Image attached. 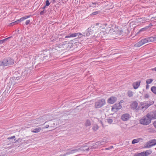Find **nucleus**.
I'll use <instances>...</instances> for the list:
<instances>
[{
	"label": "nucleus",
	"mask_w": 156,
	"mask_h": 156,
	"mask_svg": "<svg viewBox=\"0 0 156 156\" xmlns=\"http://www.w3.org/2000/svg\"><path fill=\"white\" fill-rule=\"evenodd\" d=\"M14 62V61L13 59L10 58H8L0 61V66H9L13 64Z\"/></svg>",
	"instance_id": "f257e3e1"
},
{
	"label": "nucleus",
	"mask_w": 156,
	"mask_h": 156,
	"mask_svg": "<svg viewBox=\"0 0 156 156\" xmlns=\"http://www.w3.org/2000/svg\"><path fill=\"white\" fill-rule=\"evenodd\" d=\"M150 119L147 115L146 116H144L140 120V122L141 124L144 125H148L151 123Z\"/></svg>",
	"instance_id": "f03ea898"
},
{
	"label": "nucleus",
	"mask_w": 156,
	"mask_h": 156,
	"mask_svg": "<svg viewBox=\"0 0 156 156\" xmlns=\"http://www.w3.org/2000/svg\"><path fill=\"white\" fill-rule=\"evenodd\" d=\"M105 100L103 99H101L95 102L94 107L96 108H101L105 105Z\"/></svg>",
	"instance_id": "7ed1b4c3"
},
{
	"label": "nucleus",
	"mask_w": 156,
	"mask_h": 156,
	"mask_svg": "<svg viewBox=\"0 0 156 156\" xmlns=\"http://www.w3.org/2000/svg\"><path fill=\"white\" fill-rule=\"evenodd\" d=\"M153 104L154 102L149 101L145 102H142L141 104V105L142 106L141 108L142 109H146Z\"/></svg>",
	"instance_id": "20e7f679"
},
{
	"label": "nucleus",
	"mask_w": 156,
	"mask_h": 156,
	"mask_svg": "<svg viewBox=\"0 0 156 156\" xmlns=\"http://www.w3.org/2000/svg\"><path fill=\"white\" fill-rule=\"evenodd\" d=\"M87 146H84L83 147H81L80 148H78V149H75L74 150H71V151H69L68 152H67L66 153V154H64L63 155H60L59 156H65L66 155H68L70 154H72L74 153H75L76 152L78 151H79L80 150L82 151V150H84V149L83 148L84 147H87Z\"/></svg>",
	"instance_id": "39448f33"
},
{
	"label": "nucleus",
	"mask_w": 156,
	"mask_h": 156,
	"mask_svg": "<svg viewBox=\"0 0 156 156\" xmlns=\"http://www.w3.org/2000/svg\"><path fill=\"white\" fill-rule=\"evenodd\" d=\"M83 36L82 34L80 33H75L73 34L70 33L69 34L67 35L65 37V38H69L71 37H76L78 36V38H80L82 36Z\"/></svg>",
	"instance_id": "423d86ee"
},
{
	"label": "nucleus",
	"mask_w": 156,
	"mask_h": 156,
	"mask_svg": "<svg viewBox=\"0 0 156 156\" xmlns=\"http://www.w3.org/2000/svg\"><path fill=\"white\" fill-rule=\"evenodd\" d=\"M156 144V140L152 139L149 141L147 143L146 147L149 148Z\"/></svg>",
	"instance_id": "0eeeda50"
},
{
	"label": "nucleus",
	"mask_w": 156,
	"mask_h": 156,
	"mask_svg": "<svg viewBox=\"0 0 156 156\" xmlns=\"http://www.w3.org/2000/svg\"><path fill=\"white\" fill-rule=\"evenodd\" d=\"M121 108L122 106L120 103L115 104L112 106V110L114 112H116L121 109Z\"/></svg>",
	"instance_id": "6e6552de"
},
{
	"label": "nucleus",
	"mask_w": 156,
	"mask_h": 156,
	"mask_svg": "<svg viewBox=\"0 0 156 156\" xmlns=\"http://www.w3.org/2000/svg\"><path fill=\"white\" fill-rule=\"evenodd\" d=\"M147 115L150 120L152 119H156V111L148 113Z\"/></svg>",
	"instance_id": "1a4fd4ad"
},
{
	"label": "nucleus",
	"mask_w": 156,
	"mask_h": 156,
	"mask_svg": "<svg viewBox=\"0 0 156 156\" xmlns=\"http://www.w3.org/2000/svg\"><path fill=\"white\" fill-rule=\"evenodd\" d=\"M130 118V115L127 113L123 114L121 117L122 120L123 121H127Z\"/></svg>",
	"instance_id": "9d476101"
},
{
	"label": "nucleus",
	"mask_w": 156,
	"mask_h": 156,
	"mask_svg": "<svg viewBox=\"0 0 156 156\" xmlns=\"http://www.w3.org/2000/svg\"><path fill=\"white\" fill-rule=\"evenodd\" d=\"M117 100V98L115 97H111L109 98L108 101L107 102L108 103L110 104H113Z\"/></svg>",
	"instance_id": "9b49d317"
},
{
	"label": "nucleus",
	"mask_w": 156,
	"mask_h": 156,
	"mask_svg": "<svg viewBox=\"0 0 156 156\" xmlns=\"http://www.w3.org/2000/svg\"><path fill=\"white\" fill-rule=\"evenodd\" d=\"M93 33V30L91 28H88L87 31L85 32L83 34H85L86 36H88L92 34Z\"/></svg>",
	"instance_id": "f8f14e48"
},
{
	"label": "nucleus",
	"mask_w": 156,
	"mask_h": 156,
	"mask_svg": "<svg viewBox=\"0 0 156 156\" xmlns=\"http://www.w3.org/2000/svg\"><path fill=\"white\" fill-rule=\"evenodd\" d=\"M27 60L28 61L27 63H29V62H32L33 63L34 62V60H35V58L34 56L32 55H30L28 57H27Z\"/></svg>",
	"instance_id": "ddd939ff"
},
{
	"label": "nucleus",
	"mask_w": 156,
	"mask_h": 156,
	"mask_svg": "<svg viewBox=\"0 0 156 156\" xmlns=\"http://www.w3.org/2000/svg\"><path fill=\"white\" fill-rule=\"evenodd\" d=\"M68 42L67 41L63 42L62 44L59 45V48L63 50L67 49V45Z\"/></svg>",
	"instance_id": "4468645a"
},
{
	"label": "nucleus",
	"mask_w": 156,
	"mask_h": 156,
	"mask_svg": "<svg viewBox=\"0 0 156 156\" xmlns=\"http://www.w3.org/2000/svg\"><path fill=\"white\" fill-rule=\"evenodd\" d=\"M19 79V77H12L11 79V83L14 85H15V84H16L17 83L19 82H17V81H18Z\"/></svg>",
	"instance_id": "2eb2a0df"
},
{
	"label": "nucleus",
	"mask_w": 156,
	"mask_h": 156,
	"mask_svg": "<svg viewBox=\"0 0 156 156\" xmlns=\"http://www.w3.org/2000/svg\"><path fill=\"white\" fill-rule=\"evenodd\" d=\"M137 106L138 103L136 101L133 102L131 105V108L133 109H136L137 108Z\"/></svg>",
	"instance_id": "dca6fc26"
},
{
	"label": "nucleus",
	"mask_w": 156,
	"mask_h": 156,
	"mask_svg": "<svg viewBox=\"0 0 156 156\" xmlns=\"http://www.w3.org/2000/svg\"><path fill=\"white\" fill-rule=\"evenodd\" d=\"M140 81L136 82L134 83H133V88L135 89H137L140 86Z\"/></svg>",
	"instance_id": "f3484780"
},
{
	"label": "nucleus",
	"mask_w": 156,
	"mask_h": 156,
	"mask_svg": "<svg viewBox=\"0 0 156 156\" xmlns=\"http://www.w3.org/2000/svg\"><path fill=\"white\" fill-rule=\"evenodd\" d=\"M149 42L156 41V36L151 37H148Z\"/></svg>",
	"instance_id": "a211bd4d"
},
{
	"label": "nucleus",
	"mask_w": 156,
	"mask_h": 156,
	"mask_svg": "<svg viewBox=\"0 0 156 156\" xmlns=\"http://www.w3.org/2000/svg\"><path fill=\"white\" fill-rule=\"evenodd\" d=\"M30 16H25L21 18L20 19L17 20L18 22H21L24 20L29 18Z\"/></svg>",
	"instance_id": "6ab92c4d"
},
{
	"label": "nucleus",
	"mask_w": 156,
	"mask_h": 156,
	"mask_svg": "<svg viewBox=\"0 0 156 156\" xmlns=\"http://www.w3.org/2000/svg\"><path fill=\"white\" fill-rule=\"evenodd\" d=\"M97 147L98 146L97 145H96V144H95V145H93L92 146L89 147H88L87 148H86L85 149H84V150H83V151H89V149H90L92 148L96 149V148H97Z\"/></svg>",
	"instance_id": "aec40b11"
},
{
	"label": "nucleus",
	"mask_w": 156,
	"mask_h": 156,
	"mask_svg": "<svg viewBox=\"0 0 156 156\" xmlns=\"http://www.w3.org/2000/svg\"><path fill=\"white\" fill-rule=\"evenodd\" d=\"M41 128L38 127L36 128L33 130H32L31 132L34 133H38L41 130Z\"/></svg>",
	"instance_id": "412c9836"
},
{
	"label": "nucleus",
	"mask_w": 156,
	"mask_h": 156,
	"mask_svg": "<svg viewBox=\"0 0 156 156\" xmlns=\"http://www.w3.org/2000/svg\"><path fill=\"white\" fill-rule=\"evenodd\" d=\"M117 30V28L115 27H114V28H112L110 29L108 33H109L110 34H114V33L115 32V31Z\"/></svg>",
	"instance_id": "4be33fe9"
},
{
	"label": "nucleus",
	"mask_w": 156,
	"mask_h": 156,
	"mask_svg": "<svg viewBox=\"0 0 156 156\" xmlns=\"http://www.w3.org/2000/svg\"><path fill=\"white\" fill-rule=\"evenodd\" d=\"M143 43L141 41H140L136 43L134 45V46L136 47H139L143 45Z\"/></svg>",
	"instance_id": "5701e85b"
},
{
	"label": "nucleus",
	"mask_w": 156,
	"mask_h": 156,
	"mask_svg": "<svg viewBox=\"0 0 156 156\" xmlns=\"http://www.w3.org/2000/svg\"><path fill=\"white\" fill-rule=\"evenodd\" d=\"M152 152V151L151 150H147L144 152V155L145 156H147L151 154Z\"/></svg>",
	"instance_id": "b1692460"
},
{
	"label": "nucleus",
	"mask_w": 156,
	"mask_h": 156,
	"mask_svg": "<svg viewBox=\"0 0 156 156\" xmlns=\"http://www.w3.org/2000/svg\"><path fill=\"white\" fill-rule=\"evenodd\" d=\"M141 41L143 44L147 43L149 42L148 37L142 39Z\"/></svg>",
	"instance_id": "393cba45"
},
{
	"label": "nucleus",
	"mask_w": 156,
	"mask_h": 156,
	"mask_svg": "<svg viewBox=\"0 0 156 156\" xmlns=\"http://www.w3.org/2000/svg\"><path fill=\"white\" fill-rule=\"evenodd\" d=\"M153 81V79H149L146 80V83L147 84H151Z\"/></svg>",
	"instance_id": "a878e982"
},
{
	"label": "nucleus",
	"mask_w": 156,
	"mask_h": 156,
	"mask_svg": "<svg viewBox=\"0 0 156 156\" xmlns=\"http://www.w3.org/2000/svg\"><path fill=\"white\" fill-rule=\"evenodd\" d=\"M91 125V122L90 120L87 119L85 123V125L86 126H89Z\"/></svg>",
	"instance_id": "bb28decb"
},
{
	"label": "nucleus",
	"mask_w": 156,
	"mask_h": 156,
	"mask_svg": "<svg viewBox=\"0 0 156 156\" xmlns=\"http://www.w3.org/2000/svg\"><path fill=\"white\" fill-rule=\"evenodd\" d=\"M96 145H97V146H100L101 145H104V144L103 143V142L101 141H98V142H96L95 143Z\"/></svg>",
	"instance_id": "cd10ccee"
},
{
	"label": "nucleus",
	"mask_w": 156,
	"mask_h": 156,
	"mask_svg": "<svg viewBox=\"0 0 156 156\" xmlns=\"http://www.w3.org/2000/svg\"><path fill=\"white\" fill-rule=\"evenodd\" d=\"M151 91L154 94H156V87L153 86L151 87Z\"/></svg>",
	"instance_id": "c85d7f7f"
},
{
	"label": "nucleus",
	"mask_w": 156,
	"mask_h": 156,
	"mask_svg": "<svg viewBox=\"0 0 156 156\" xmlns=\"http://www.w3.org/2000/svg\"><path fill=\"white\" fill-rule=\"evenodd\" d=\"M73 47V44L71 43H69V42H68L67 44V49H69Z\"/></svg>",
	"instance_id": "c756f323"
},
{
	"label": "nucleus",
	"mask_w": 156,
	"mask_h": 156,
	"mask_svg": "<svg viewBox=\"0 0 156 156\" xmlns=\"http://www.w3.org/2000/svg\"><path fill=\"white\" fill-rule=\"evenodd\" d=\"M140 141L139 139H134L132 141V143L133 144H134L136 143H138Z\"/></svg>",
	"instance_id": "7c9ffc66"
},
{
	"label": "nucleus",
	"mask_w": 156,
	"mask_h": 156,
	"mask_svg": "<svg viewBox=\"0 0 156 156\" xmlns=\"http://www.w3.org/2000/svg\"><path fill=\"white\" fill-rule=\"evenodd\" d=\"M127 94L128 96L130 97H132L133 95V92L130 90L128 92Z\"/></svg>",
	"instance_id": "2f4dec72"
},
{
	"label": "nucleus",
	"mask_w": 156,
	"mask_h": 156,
	"mask_svg": "<svg viewBox=\"0 0 156 156\" xmlns=\"http://www.w3.org/2000/svg\"><path fill=\"white\" fill-rule=\"evenodd\" d=\"M11 37H8L7 38L4 39L3 40H1L0 41V44H3L4 42L6 41L8 39L10 38Z\"/></svg>",
	"instance_id": "473e14b6"
},
{
	"label": "nucleus",
	"mask_w": 156,
	"mask_h": 156,
	"mask_svg": "<svg viewBox=\"0 0 156 156\" xmlns=\"http://www.w3.org/2000/svg\"><path fill=\"white\" fill-rule=\"evenodd\" d=\"M98 129V126L97 125H95L92 127V129L94 131H96Z\"/></svg>",
	"instance_id": "72a5a7b5"
},
{
	"label": "nucleus",
	"mask_w": 156,
	"mask_h": 156,
	"mask_svg": "<svg viewBox=\"0 0 156 156\" xmlns=\"http://www.w3.org/2000/svg\"><path fill=\"white\" fill-rule=\"evenodd\" d=\"M136 156H145L144 155V152H142L141 153L136 154Z\"/></svg>",
	"instance_id": "f704fd0d"
},
{
	"label": "nucleus",
	"mask_w": 156,
	"mask_h": 156,
	"mask_svg": "<svg viewBox=\"0 0 156 156\" xmlns=\"http://www.w3.org/2000/svg\"><path fill=\"white\" fill-rule=\"evenodd\" d=\"M103 143L104 144L108 142V139L107 138L104 137L103 138L102 141Z\"/></svg>",
	"instance_id": "c9c22d12"
},
{
	"label": "nucleus",
	"mask_w": 156,
	"mask_h": 156,
	"mask_svg": "<svg viewBox=\"0 0 156 156\" xmlns=\"http://www.w3.org/2000/svg\"><path fill=\"white\" fill-rule=\"evenodd\" d=\"M100 12V11H98L94 12L92 13L90 15H91V16H94V15H97V14H98V13H99Z\"/></svg>",
	"instance_id": "e433bc0d"
},
{
	"label": "nucleus",
	"mask_w": 156,
	"mask_h": 156,
	"mask_svg": "<svg viewBox=\"0 0 156 156\" xmlns=\"http://www.w3.org/2000/svg\"><path fill=\"white\" fill-rule=\"evenodd\" d=\"M18 21H15V22H14L11 23H10L9 24V25L10 26H13V25L16 24L17 23H18Z\"/></svg>",
	"instance_id": "4c0bfd02"
},
{
	"label": "nucleus",
	"mask_w": 156,
	"mask_h": 156,
	"mask_svg": "<svg viewBox=\"0 0 156 156\" xmlns=\"http://www.w3.org/2000/svg\"><path fill=\"white\" fill-rule=\"evenodd\" d=\"M107 121L108 123L111 124L113 122V120L112 119H108Z\"/></svg>",
	"instance_id": "58836bf2"
},
{
	"label": "nucleus",
	"mask_w": 156,
	"mask_h": 156,
	"mask_svg": "<svg viewBox=\"0 0 156 156\" xmlns=\"http://www.w3.org/2000/svg\"><path fill=\"white\" fill-rule=\"evenodd\" d=\"M50 5V3L48 0L46 1L45 5L47 6H48Z\"/></svg>",
	"instance_id": "ea45409f"
},
{
	"label": "nucleus",
	"mask_w": 156,
	"mask_h": 156,
	"mask_svg": "<svg viewBox=\"0 0 156 156\" xmlns=\"http://www.w3.org/2000/svg\"><path fill=\"white\" fill-rule=\"evenodd\" d=\"M46 12V11L44 10H43L40 12V14L41 15H43L44 13Z\"/></svg>",
	"instance_id": "a19ab883"
},
{
	"label": "nucleus",
	"mask_w": 156,
	"mask_h": 156,
	"mask_svg": "<svg viewBox=\"0 0 156 156\" xmlns=\"http://www.w3.org/2000/svg\"><path fill=\"white\" fill-rule=\"evenodd\" d=\"M30 20H27L26 21L25 23V24L26 25H28L30 23Z\"/></svg>",
	"instance_id": "79ce46f5"
},
{
	"label": "nucleus",
	"mask_w": 156,
	"mask_h": 156,
	"mask_svg": "<svg viewBox=\"0 0 156 156\" xmlns=\"http://www.w3.org/2000/svg\"><path fill=\"white\" fill-rule=\"evenodd\" d=\"M149 97V95L148 94H145L144 97L145 98H148Z\"/></svg>",
	"instance_id": "37998d69"
},
{
	"label": "nucleus",
	"mask_w": 156,
	"mask_h": 156,
	"mask_svg": "<svg viewBox=\"0 0 156 156\" xmlns=\"http://www.w3.org/2000/svg\"><path fill=\"white\" fill-rule=\"evenodd\" d=\"M15 137V136H11V137H9L8 138V140L11 139H13Z\"/></svg>",
	"instance_id": "c03bdc74"
},
{
	"label": "nucleus",
	"mask_w": 156,
	"mask_h": 156,
	"mask_svg": "<svg viewBox=\"0 0 156 156\" xmlns=\"http://www.w3.org/2000/svg\"><path fill=\"white\" fill-rule=\"evenodd\" d=\"M153 125L154 127L156 128V121H155Z\"/></svg>",
	"instance_id": "a18cd8bd"
},
{
	"label": "nucleus",
	"mask_w": 156,
	"mask_h": 156,
	"mask_svg": "<svg viewBox=\"0 0 156 156\" xmlns=\"http://www.w3.org/2000/svg\"><path fill=\"white\" fill-rule=\"evenodd\" d=\"M149 87V85H148V84H147L146 86V89H148Z\"/></svg>",
	"instance_id": "49530a36"
},
{
	"label": "nucleus",
	"mask_w": 156,
	"mask_h": 156,
	"mask_svg": "<svg viewBox=\"0 0 156 156\" xmlns=\"http://www.w3.org/2000/svg\"><path fill=\"white\" fill-rule=\"evenodd\" d=\"M145 30V29L144 28H142V29H141L140 31H139V32H141V31H143L144 30Z\"/></svg>",
	"instance_id": "de8ad7c7"
},
{
	"label": "nucleus",
	"mask_w": 156,
	"mask_h": 156,
	"mask_svg": "<svg viewBox=\"0 0 156 156\" xmlns=\"http://www.w3.org/2000/svg\"><path fill=\"white\" fill-rule=\"evenodd\" d=\"M152 70L153 71H156V67L152 69Z\"/></svg>",
	"instance_id": "09e8293b"
},
{
	"label": "nucleus",
	"mask_w": 156,
	"mask_h": 156,
	"mask_svg": "<svg viewBox=\"0 0 156 156\" xmlns=\"http://www.w3.org/2000/svg\"><path fill=\"white\" fill-rule=\"evenodd\" d=\"M49 125H47L44 128V129L47 128L49 127Z\"/></svg>",
	"instance_id": "8fccbe9b"
},
{
	"label": "nucleus",
	"mask_w": 156,
	"mask_h": 156,
	"mask_svg": "<svg viewBox=\"0 0 156 156\" xmlns=\"http://www.w3.org/2000/svg\"><path fill=\"white\" fill-rule=\"evenodd\" d=\"M109 149H110L109 147H108V148H106L105 149V150H109Z\"/></svg>",
	"instance_id": "3c124183"
},
{
	"label": "nucleus",
	"mask_w": 156,
	"mask_h": 156,
	"mask_svg": "<svg viewBox=\"0 0 156 156\" xmlns=\"http://www.w3.org/2000/svg\"><path fill=\"white\" fill-rule=\"evenodd\" d=\"M113 147L112 146H110L109 147L110 149H111L113 148Z\"/></svg>",
	"instance_id": "603ef678"
},
{
	"label": "nucleus",
	"mask_w": 156,
	"mask_h": 156,
	"mask_svg": "<svg viewBox=\"0 0 156 156\" xmlns=\"http://www.w3.org/2000/svg\"><path fill=\"white\" fill-rule=\"evenodd\" d=\"M46 5L44 6L43 8H42V9H45V7H46Z\"/></svg>",
	"instance_id": "864d4df0"
},
{
	"label": "nucleus",
	"mask_w": 156,
	"mask_h": 156,
	"mask_svg": "<svg viewBox=\"0 0 156 156\" xmlns=\"http://www.w3.org/2000/svg\"><path fill=\"white\" fill-rule=\"evenodd\" d=\"M96 4V2H95V3H92V4H93V5H95Z\"/></svg>",
	"instance_id": "5fc2aeb1"
},
{
	"label": "nucleus",
	"mask_w": 156,
	"mask_h": 156,
	"mask_svg": "<svg viewBox=\"0 0 156 156\" xmlns=\"http://www.w3.org/2000/svg\"><path fill=\"white\" fill-rule=\"evenodd\" d=\"M18 140H16L15 141V142H18Z\"/></svg>",
	"instance_id": "6e6d98bb"
},
{
	"label": "nucleus",
	"mask_w": 156,
	"mask_h": 156,
	"mask_svg": "<svg viewBox=\"0 0 156 156\" xmlns=\"http://www.w3.org/2000/svg\"><path fill=\"white\" fill-rule=\"evenodd\" d=\"M122 101H120V102H121V103H122Z\"/></svg>",
	"instance_id": "4d7b16f0"
},
{
	"label": "nucleus",
	"mask_w": 156,
	"mask_h": 156,
	"mask_svg": "<svg viewBox=\"0 0 156 156\" xmlns=\"http://www.w3.org/2000/svg\"><path fill=\"white\" fill-rule=\"evenodd\" d=\"M98 23H97V25L98 24Z\"/></svg>",
	"instance_id": "13d9d810"
}]
</instances>
